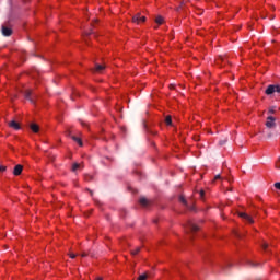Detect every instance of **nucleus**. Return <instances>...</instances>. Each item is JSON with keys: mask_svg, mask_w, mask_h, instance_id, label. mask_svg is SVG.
I'll return each mask as SVG.
<instances>
[{"mask_svg": "<svg viewBox=\"0 0 280 280\" xmlns=\"http://www.w3.org/2000/svg\"><path fill=\"white\" fill-rule=\"evenodd\" d=\"M105 69H106V66H103V65H100V63L95 65V71L97 73H100L101 71H104Z\"/></svg>", "mask_w": 280, "mask_h": 280, "instance_id": "11", "label": "nucleus"}, {"mask_svg": "<svg viewBox=\"0 0 280 280\" xmlns=\"http://www.w3.org/2000/svg\"><path fill=\"white\" fill-rule=\"evenodd\" d=\"M199 196H200L201 200H205V190H200Z\"/></svg>", "mask_w": 280, "mask_h": 280, "instance_id": "21", "label": "nucleus"}, {"mask_svg": "<svg viewBox=\"0 0 280 280\" xmlns=\"http://www.w3.org/2000/svg\"><path fill=\"white\" fill-rule=\"evenodd\" d=\"M262 248H264V250H266L268 248V243H264Z\"/></svg>", "mask_w": 280, "mask_h": 280, "instance_id": "25", "label": "nucleus"}, {"mask_svg": "<svg viewBox=\"0 0 280 280\" xmlns=\"http://www.w3.org/2000/svg\"><path fill=\"white\" fill-rule=\"evenodd\" d=\"M266 95H272L273 93H280V85H268V88L265 91Z\"/></svg>", "mask_w": 280, "mask_h": 280, "instance_id": "1", "label": "nucleus"}, {"mask_svg": "<svg viewBox=\"0 0 280 280\" xmlns=\"http://www.w3.org/2000/svg\"><path fill=\"white\" fill-rule=\"evenodd\" d=\"M171 89H174V85H170Z\"/></svg>", "mask_w": 280, "mask_h": 280, "instance_id": "33", "label": "nucleus"}, {"mask_svg": "<svg viewBox=\"0 0 280 280\" xmlns=\"http://www.w3.org/2000/svg\"><path fill=\"white\" fill-rule=\"evenodd\" d=\"M88 191H90V195L93 196V190L88 188Z\"/></svg>", "mask_w": 280, "mask_h": 280, "instance_id": "31", "label": "nucleus"}, {"mask_svg": "<svg viewBox=\"0 0 280 280\" xmlns=\"http://www.w3.org/2000/svg\"><path fill=\"white\" fill-rule=\"evenodd\" d=\"M148 279V275L147 273H142L138 277V280H145Z\"/></svg>", "mask_w": 280, "mask_h": 280, "instance_id": "20", "label": "nucleus"}, {"mask_svg": "<svg viewBox=\"0 0 280 280\" xmlns=\"http://www.w3.org/2000/svg\"><path fill=\"white\" fill-rule=\"evenodd\" d=\"M165 124H166V126H172V116L165 117Z\"/></svg>", "mask_w": 280, "mask_h": 280, "instance_id": "16", "label": "nucleus"}, {"mask_svg": "<svg viewBox=\"0 0 280 280\" xmlns=\"http://www.w3.org/2000/svg\"><path fill=\"white\" fill-rule=\"evenodd\" d=\"M85 180H93V176L86 175V176H85Z\"/></svg>", "mask_w": 280, "mask_h": 280, "instance_id": "23", "label": "nucleus"}, {"mask_svg": "<svg viewBox=\"0 0 280 280\" xmlns=\"http://www.w3.org/2000/svg\"><path fill=\"white\" fill-rule=\"evenodd\" d=\"M190 209V211H194V208H189Z\"/></svg>", "mask_w": 280, "mask_h": 280, "instance_id": "34", "label": "nucleus"}, {"mask_svg": "<svg viewBox=\"0 0 280 280\" xmlns=\"http://www.w3.org/2000/svg\"><path fill=\"white\" fill-rule=\"evenodd\" d=\"M275 187H276V189H279V190H280V183H279V182L276 183V184H275Z\"/></svg>", "mask_w": 280, "mask_h": 280, "instance_id": "24", "label": "nucleus"}, {"mask_svg": "<svg viewBox=\"0 0 280 280\" xmlns=\"http://www.w3.org/2000/svg\"><path fill=\"white\" fill-rule=\"evenodd\" d=\"M7 167L5 166H0V172H5Z\"/></svg>", "mask_w": 280, "mask_h": 280, "instance_id": "26", "label": "nucleus"}, {"mask_svg": "<svg viewBox=\"0 0 280 280\" xmlns=\"http://www.w3.org/2000/svg\"><path fill=\"white\" fill-rule=\"evenodd\" d=\"M240 218H242L243 220H246V222H249V224H253V218L250 215H248L245 212H240L238 213Z\"/></svg>", "mask_w": 280, "mask_h": 280, "instance_id": "5", "label": "nucleus"}, {"mask_svg": "<svg viewBox=\"0 0 280 280\" xmlns=\"http://www.w3.org/2000/svg\"><path fill=\"white\" fill-rule=\"evenodd\" d=\"M272 19H275V16H271V21H272Z\"/></svg>", "mask_w": 280, "mask_h": 280, "instance_id": "35", "label": "nucleus"}, {"mask_svg": "<svg viewBox=\"0 0 280 280\" xmlns=\"http://www.w3.org/2000/svg\"><path fill=\"white\" fill-rule=\"evenodd\" d=\"M30 128H31V130L33 131V132H35V133H37L39 130H40V128L38 127V125L37 124H31L30 125Z\"/></svg>", "mask_w": 280, "mask_h": 280, "instance_id": "10", "label": "nucleus"}, {"mask_svg": "<svg viewBox=\"0 0 280 280\" xmlns=\"http://www.w3.org/2000/svg\"><path fill=\"white\" fill-rule=\"evenodd\" d=\"M140 205L142 207H148L150 205V201L147 198L142 197L140 198Z\"/></svg>", "mask_w": 280, "mask_h": 280, "instance_id": "12", "label": "nucleus"}, {"mask_svg": "<svg viewBox=\"0 0 280 280\" xmlns=\"http://www.w3.org/2000/svg\"><path fill=\"white\" fill-rule=\"evenodd\" d=\"M130 253H131V255H139V253H141V247H136Z\"/></svg>", "mask_w": 280, "mask_h": 280, "instance_id": "15", "label": "nucleus"}, {"mask_svg": "<svg viewBox=\"0 0 280 280\" xmlns=\"http://www.w3.org/2000/svg\"><path fill=\"white\" fill-rule=\"evenodd\" d=\"M185 229L186 231H190V233H197V231H200V228L195 223H191V221L186 223Z\"/></svg>", "mask_w": 280, "mask_h": 280, "instance_id": "2", "label": "nucleus"}, {"mask_svg": "<svg viewBox=\"0 0 280 280\" xmlns=\"http://www.w3.org/2000/svg\"><path fill=\"white\" fill-rule=\"evenodd\" d=\"M89 255H91V256L93 257V254L91 253V250H89V253L83 252V253L81 254V257H89Z\"/></svg>", "mask_w": 280, "mask_h": 280, "instance_id": "19", "label": "nucleus"}, {"mask_svg": "<svg viewBox=\"0 0 280 280\" xmlns=\"http://www.w3.org/2000/svg\"><path fill=\"white\" fill-rule=\"evenodd\" d=\"M132 23H137V25H139V23H145V16H141V13H137L132 18Z\"/></svg>", "mask_w": 280, "mask_h": 280, "instance_id": "3", "label": "nucleus"}, {"mask_svg": "<svg viewBox=\"0 0 280 280\" xmlns=\"http://www.w3.org/2000/svg\"><path fill=\"white\" fill-rule=\"evenodd\" d=\"M78 170H80V163H74V164L72 165V172H75V171H78Z\"/></svg>", "mask_w": 280, "mask_h": 280, "instance_id": "18", "label": "nucleus"}, {"mask_svg": "<svg viewBox=\"0 0 280 280\" xmlns=\"http://www.w3.org/2000/svg\"><path fill=\"white\" fill-rule=\"evenodd\" d=\"M276 118L272 116L267 117L266 127L267 128H275L277 124L275 122Z\"/></svg>", "mask_w": 280, "mask_h": 280, "instance_id": "4", "label": "nucleus"}, {"mask_svg": "<svg viewBox=\"0 0 280 280\" xmlns=\"http://www.w3.org/2000/svg\"><path fill=\"white\" fill-rule=\"evenodd\" d=\"M24 97H25V100H28L31 102V104H34V98H32V90H26L24 92Z\"/></svg>", "mask_w": 280, "mask_h": 280, "instance_id": "7", "label": "nucleus"}, {"mask_svg": "<svg viewBox=\"0 0 280 280\" xmlns=\"http://www.w3.org/2000/svg\"><path fill=\"white\" fill-rule=\"evenodd\" d=\"M96 280H104V278H102V277H97V278H96Z\"/></svg>", "mask_w": 280, "mask_h": 280, "instance_id": "32", "label": "nucleus"}, {"mask_svg": "<svg viewBox=\"0 0 280 280\" xmlns=\"http://www.w3.org/2000/svg\"><path fill=\"white\" fill-rule=\"evenodd\" d=\"M163 22H164L163 16L159 15V16L155 18V23H156L158 25H163Z\"/></svg>", "mask_w": 280, "mask_h": 280, "instance_id": "13", "label": "nucleus"}, {"mask_svg": "<svg viewBox=\"0 0 280 280\" xmlns=\"http://www.w3.org/2000/svg\"><path fill=\"white\" fill-rule=\"evenodd\" d=\"M275 113H276L275 107L269 108V114H270V115H272V114H275Z\"/></svg>", "mask_w": 280, "mask_h": 280, "instance_id": "22", "label": "nucleus"}, {"mask_svg": "<svg viewBox=\"0 0 280 280\" xmlns=\"http://www.w3.org/2000/svg\"><path fill=\"white\" fill-rule=\"evenodd\" d=\"M22 172H23V165L21 164L15 165L13 170L14 176H21Z\"/></svg>", "mask_w": 280, "mask_h": 280, "instance_id": "6", "label": "nucleus"}, {"mask_svg": "<svg viewBox=\"0 0 280 280\" xmlns=\"http://www.w3.org/2000/svg\"><path fill=\"white\" fill-rule=\"evenodd\" d=\"M2 34L4 36H10L12 34V28L7 27V26H2Z\"/></svg>", "mask_w": 280, "mask_h": 280, "instance_id": "9", "label": "nucleus"}, {"mask_svg": "<svg viewBox=\"0 0 280 280\" xmlns=\"http://www.w3.org/2000/svg\"><path fill=\"white\" fill-rule=\"evenodd\" d=\"M72 139H73L77 143H79V145L82 148V145H83L82 139H80V138H78V137H75V136H72Z\"/></svg>", "mask_w": 280, "mask_h": 280, "instance_id": "14", "label": "nucleus"}, {"mask_svg": "<svg viewBox=\"0 0 280 280\" xmlns=\"http://www.w3.org/2000/svg\"><path fill=\"white\" fill-rule=\"evenodd\" d=\"M252 266H255V264L252 262Z\"/></svg>", "mask_w": 280, "mask_h": 280, "instance_id": "36", "label": "nucleus"}, {"mask_svg": "<svg viewBox=\"0 0 280 280\" xmlns=\"http://www.w3.org/2000/svg\"><path fill=\"white\" fill-rule=\"evenodd\" d=\"M77 255L75 254H70L71 259H75Z\"/></svg>", "mask_w": 280, "mask_h": 280, "instance_id": "28", "label": "nucleus"}, {"mask_svg": "<svg viewBox=\"0 0 280 280\" xmlns=\"http://www.w3.org/2000/svg\"><path fill=\"white\" fill-rule=\"evenodd\" d=\"M9 127L13 128V130H21V125H19V122H16V120H11L9 122Z\"/></svg>", "mask_w": 280, "mask_h": 280, "instance_id": "8", "label": "nucleus"}, {"mask_svg": "<svg viewBox=\"0 0 280 280\" xmlns=\"http://www.w3.org/2000/svg\"><path fill=\"white\" fill-rule=\"evenodd\" d=\"M226 143V140L220 141V145H224Z\"/></svg>", "mask_w": 280, "mask_h": 280, "instance_id": "30", "label": "nucleus"}, {"mask_svg": "<svg viewBox=\"0 0 280 280\" xmlns=\"http://www.w3.org/2000/svg\"><path fill=\"white\" fill-rule=\"evenodd\" d=\"M179 201L182 202V205H185V207H189V206L187 205V199H185L184 196H180V197H179Z\"/></svg>", "mask_w": 280, "mask_h": 280, "instance_id": "17", "label": "nucleus"}, {"mask_svg": "<svg viewBox=\"0 0 280 280\" xmlns=\"http://www.w3.org/2000/svg\"><path fill=\"white\" fill-rule=\"evenodd\" d=\"M276 168L280 170V163L279 162L276 163Z\"/></svg>", "mask_w": 280, "mask_h": 280, "instance_id": "29", "label": "nucleus"}, {"mask_svg": "<svg viewBox=\"0 0 280 280\" xmlns=\"http://www.w3.org/2000/svg\"><path fill=\"white\" fill-rule=\"evenodd\" d=\"M220 178H222V176L215 175L214 180H220Z\"/></svg>", "mask_w": 280, "mask_h": 280, "instance_id": "27", "label": "nucleus"}]
</instances>
